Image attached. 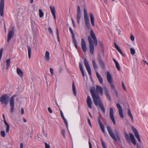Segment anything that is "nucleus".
I'll return each instance as SVG.
<instances>
[{"label":"nucleus","instance_id":"obj_1","mask_svg":"<svg viewBox=\"0 0 148 148\" xmlns=\"http://www.w3.org/2000/svg\"><path fill=\"white\" fill-rule=\"evenodd\" d=\"M90 92L95 105L97 106L99 105L103 112L105 113V108L99 95L97 92H96L95 87H92L90 89Z\"/></svg>","mask_w":148,"mask_h":148},{"label":"nucleus","instance_id":"obj_2","mask_svg":"<svg viewBox=\"0 0 148 148\" xmlns=\"http://www.w3.org/2000/svg\"><path fill=\"white\" fill-rule=\"evenodd\" d=\"M16 97V95H13L10 99L9 97L7 94H5L0 97V101L3 104L7 105L9 100L10 101V104L11 107L10 112L12 113L14 111V100Z\"/></svg>","mask_w":148,"mask_h":148},{"label":"nucleus","instance_id":"obj_3","mask_svg":"<svg viewBox=\"0 0 148 148\" xmlns=\"http://www.w3.org/2000/svg\"><path fill=\"white\" fill-rule=\"evenodd\" d=\"M90 35L91 37L89 36L88 37V39L89 44V48L90 53L91 55L94 54V43L95 46L97 44V42L96 36L92 29L90 30Z\"/></svg>","mask_w":148,"mask_h":148},{"label":"nucleus","instance_id":"obj_4","mask_svg":"<svg viewBox=\"0 0 148 148\" xmlns=\"http://www.w3.org/2000/svg\"><path fill=\"white\" fill-rule=\"evenodd\" d=\"M107 79L108 83L110 84L112 89L115 92L116 95L117 96L118 93L117 90L115 89L114 85L112 82V77L110 73L108 71L107 72Z\"/></svg>","mask_w":148,"mask_h":148},{"label":"nucleus","instance_id":"obj_5","mask_svg":"<svg viewBox=\"0 0 148 148\" xmlns=\"http://www.w3.org/2000/svg\"><path fill=\"white\" fill-rule=\"evenodd\" d=\"M92 64L93 68L95 71H97V66L95 61L94 60H92ZM96 75L98 79L99 82L101 84H103V80L102 78L97 71L96 72Z\"/></svg>","mask_w":148,"mask_h":148},{"label":"nucleus","instance_id":"obj_6","mask_svg":"<svg viewBox=\"0 0 148 148\" xmlns=\"http://www.w3.org/2000/svg\"><path fill=\"white\" fill-rule=\"evenodd\" d=\"M84 14L86 27L87 29H90V26L89 23V18L87 14V10L85 9H84Z\"/></svg>","mask_w":148,"mask_h":148},{"label":"nucleus","instance_id":"obj_7","mask_svg":"<svg viewBox=\"0 0 148 148\" xmlns=\"http://www.w3.org/2000/svg\"><path fill=\"white\" fill-rule=\"evenodd\" d=\"M107 128L110 136L113 139H114V140L116 141H117V139L118 140H120V138L119 137V136L118 134L116 135V136L117 138V139L115 136L114 135L113 132H112L111 128L110 126L108 125V126L107 127Z\"/></svg>","mask_w":148,"mask_h":148},{"label":"nucleus","instance_id":"obj_8","mask_svg":"<svg viewBox=\"0 0 148 148\" xmlns=\"http://www.w3.org/2000/svg\"><path fill=\"white\" fill-rule=\"evenodd\" d=\"M97 59L98 63L101 68L103 69H105V65L100 53L98 54Z\"/></svg>","mask_w":148,"mask_h":148},{"label":"nucleus","instance_id":"obj_9","mask_svg":"<svg viewBox=\"0 0 148 148\" xmlns=\"http://www.w3.org/2000/svg\"><path fill=\"white\" fill-rule=\"evenodd\" d=\"M84 64L85 66L86 69V70L88 73L89 75H91V71L90 66L89 65L88 62L87 61V59L85 58L84 60Z\"/></svg>","mask_w":148,"mask_h":148},{"label":"nucleus","instance_id":"obj_10","mask_svg":"<svg viewBox=\"0 0 148 148\" xmlns=\"http://www.w3.org/2000/svg\"><path fill=\"white\" fill-rule=\"evenodd\" d=\"M4 0H0V14L1 16H3V9L4 6Z\"/></svg>","mask_w":148,"mask_h":148},{"label":"nucleus","instance_id":"obj_11","mask_svg":"<svg viewBox=\"0 0 148 148\" xmlns=\"http://www.w3.org/2000/svg\"><path fill=\"white\" fill-rule=\"evenodd\" d=\"M110 117L114 125L116 124L115 121L114 116V112L112 108L110 109Z\"/></svg>","mask_w":148,"mask_h":148},{"label":"nucleus","instance_id":"obj_12","mask_svg":"<svg viewBox=\"0 0 148 148\" xmlns=\"http://www.w3.org/2000/svg\"><path fill=\"white\" fill-rule=\"evenodd\" d=\"M14 27H12V30L10 31L8 34V38H7V42H9L11 39L13 37V36L14 34Z\"/></svg>","mask_w":148,"mask_h":148},{"label":"nucleus","instance_id":"obj_13","mask_svg":"<svg viewBox=\"0 0 148 148\" xmlns=\"http://www.w3.org/2000/svg\"><path fill=\"white\" fill-rule=\"evenodd\" d=\"M98 121L100 127L102 132L104 133L105 132L104 126L101 122L100 116H99L98 117Z\"/></svg>","mask_w":148,"mask_h":148},{"label":"nucleus","instance_id":"obj_14","mask_svg":"<svg viewBox=\"0 0 148 148\" xmlns=\"http://www.w3.org/2000/svg\"><path fill=\"white\" fill-rule=\"evenodd\" d=\"M132 131L134 132V134L136 138L138 139V141L140 142H141V140L140 137V136L138 133V132L136 129L134 127H132Z\"/></svg>","mask_w":148,"mask_h":148},{"label":"nucleus","instance_id":"obj_15","mask_svg":"<svg viewBox=\"0 0 148 148\" xmlns=\"http://www.w3.org/2000/svg\"><path fill=\"white\" fill-rule=\"evenodd\" d=\"M132 131L134 132V134L136 138L138 139V141L140 142H141V140L140 137V136L138 133V132L136 129L134 127H132Z\"/></svg>","mask_w":148,"mask_h":148},{"label":"nucleus","instance_id":"obj_16","mask_svg":"<svg viewBox=\"0 0 148 148\" xmlns=\"http://www.w3.org/2000/svg\"><path fill=\"white\" fill-rule=\"evenodd\" d=\"M81 46L83 51L85 52L87 50L86 45L84 40L83 38L81 40Z\"/></svg>","mask_w":148,"mask_h":148},{"label":"nucleus","instance_id":"obj_17","mask_svg":"<svg viewBox=\"0 0 148 148\" xmlns=\"http://www.w3.org/2000/svg\"><path fill=\"white\" fill-rule=\"evenodd\" d=\"M86 102L88 107L90 109L92 108V102L90 97L89 96H88L87 98Z\"/></svg>","mask_w":148,"mask_h":148},{"label":"nucleus","instance_id":"obj_18","mask_svg":"<svg viewBox=\"0 0 148 148\" xmlns=\"http://www.w3.org/2000/svg\"><path fill=\"white\" fill-rule=\"evenodd\" d=\"M129 134L132 143L134 145H136V142L134 135L131 133H129Z\"/></svg>","mask_w":148,"mask_h":148},{"label":"nucleus","instance_id":"obj_19","mask_svg":"<svg viewBox=\"0 0 148 148\" xmlns=\"http://www.w3.org/2000/svg\"><path fill=\"white\" fill-rule=\"evenodd\" d=\"M103 90L105 92V95L110 101H111V98L109 95L108 94V92L107 88L105 87L103 88Z\"/></svg>","mask_w":148,"mask_h":148},{"label":"nucleus","instance_id":"obj_20","mask_svg":"<svg viewBox=\"0 0 148 148\" xmlns=\"http://www.w3.org/2000/svg\"><path fill=\"white\" fill-rule=\"evenodd\" d=\"M50 8L51 12L53 16L54 19H55L56 18V16L55 14L56 10L54 6L52 7L51 6H50Z\"/></svg>","mask_w":148,"mask_h":148},{"label":"nucleus","instance_id":"obj_21","mask_svg":"<svg viewBox=\"0 0 148 148\" xmlns=\"http://www.w3.org/2000/svg\"><path fill=\"white\" fill-rule=\"evenodd\" d=\"M96 90L97 92L101 94V95H103V89L100 86L97 85L96 88Z\"/></svg>","mask_w":148,"mask_h":148},{"label":"nucleus","instance_id":"obj_22","mask_svg":"<svg viewBox=\"0 0 148 148\" xmlns=\"http://www.w3.org/2000/svg\"><path fill=\"white\" fill-rule=\"evenodd\" d=\"M90 17L91 23L93 26H94L95 24L94 23V18L93 14L92 13H90Z\"/></svg>","mask_w":148,"mask_h":148},{"label":"nucleus","instance_id":"obj_23","mask_svg":"<svg viewBox=\"0 0 148 148\" xmlns=\"http://www.w3.org/2000/svg\"><path fill=\"white\" fill-rule=\"evenodd\" d=\"M115 47L116 49L118 50V51L119 52V53L123 56H124V54L123 53L121 50L120 48V47H119V46L116 44V43H114Z\"/></svg>","mask_w":148,"mask_h":148},{"label":"nucleus","instance_id":"obj_24","mask_svg":"<svg viewBox=\"0 0 148 148\" xmlns=\"http://www.w3.org/2000/svg\"><path fill=\"white\" fill-rule=\"evenodd\" d=\"M16 72L20 77H23V72L20 68H17L16 69Z\"/></svg>","mask_w":148,"mask_h":148},{"label":"nucleus","instance_id":"obj_25","mask_svg":"<svg viewBox=\"0 0 148 148\" xmlns=\"http://www.w3.org/2000/svg\"><path fill=\"white\" fill-rule=\"evenodd\" d=\"M124 136L125 137V139L127 142L130 144V138L129 136V135L125 131L124 132Z\"/></svg>","mask_w":148,"mask_h":148},{"label":"nucleus","instance_id":"obj_26","mask_svg":"<svg viewBox=\"0 0 148 148\" xmlns=\"http://www.w3.org/2000/svg\"><path fill=\"white\" fill-rule=\"evenodd\" d=\"M113 60L115 63L116 67V69L120 71L121 68L118 62L117 61H116V60L114 58L113 59Z\"/></svg>","mask_w":148,"mask_h":148},{"label":"nucleus","instance_id":"obj_27","mask_svg":"<svg viewBox=\"0 0 148 148\" xmlns=\"http://www.w3.org/2000/svg\"><path fill=\"white\" fill-rule=\"evenodd\" d=\"M49 52L47 51L45 53V58L46 61L47 62H49Z\"/></svg>","mask_w":148,"mask_h":148},{"label":"nucleus","instance_id":"obj_28","mask_svg":"<svg viewBox=\"0 0 148 148\" xmlns=\"http://www.w3.org/2000/svg\"><path fill=\"white\" fill-rule=\"evenodd\" d=\"M127 114L128 116L131 118L132 121L133 122H134L133 116L129 109H127Z\"/></svg>","mask_w":148,"mask_h":148},{"label":"nucleus","instance_id":"obj_29","mask_svg":"<svg viewBox=\"0 0 148 148\" xmlns=\"http://www.w3.org/2000/svg\"><path fill=\"white\" fill-rule=\"evenodd\" d=\"M72 89L73 92V94L75 96H76L77 94L76 88L75 86L74 82H73L72 84Z\"/></svg>","mask_w":148,"mask_h":148},{"label":"nucleus","instance_id":"obj_30","mask_svg":"<svg viewBox=\"0 0 148 148\" xmlns=\"http://www.w3.org/2000/svg\"><path fill=\"white\" fill-rule=\"evenodd\" d=\"M79 67L80 69V71H81V73L82 74V76H84L85 75L84 70L83 68L82 65L80 63H79Z\"/></svg>","mask_w":148,"mask_h":148},{"label":"nucleus","instance_id":"obj_31","mask_svg":"<svg viewBox=\"0 0 148 148\" xmlns=\"http://www.w3.org/2000/svg\"><path fill=\"white\" fill-rule=\"evenodd\" d=\"M10 58H9L8 59H7L6 60V68L7 69H8L10 65Z\"/></svg>","mask_w":148,"mask_h":148},{"label":"nucleus","instance_id":"obj_32","mask_svg":"<svg viewBox=\"0 0 148 148\" xmlns=\"http://www.w3.org/2000/svg\"><path fill=\"white\" fill-rule=\"evenodd\" d=\"M81 17V14H77V20L78 24L79 23Z\"/></svg>","mask_w":148,"mask_h":148},{"label":"nucleus","instance_id":"obj_33","mask_svg":"<svg viewBox=\"0 0 148 148\" xmlns=\"http://www.w3.org/2000/svg\"><path fill=\"white\" fill-rule=\"evenodd\" d=\"M69 30L72 34V39L75 38L74 34L72 28L71 27L69 28Z\"/></svg>","mask_w":148,"mask_h":148},{"label":"nucleus","instance_id":"obj_34","mask_svg":"<svg viewBox=\"0 0 148 148\" xmlns=\"http://www.w3.org/2000/svg\"><path fill=\"white\" fill-rule=\"evenodd\" d=\"M27 49L28 51V57L30 58L31 57V49L30 47L27 46Z\"/></svg>","mask_w":148,"mask_h":148},{"label":"nucleus","instance_id":"obj_35","mask_svg":"<svg viewBox=\"0 0 148 148\" xmlns=\"http://www.w3.org/2000/svg\"><path fill=\"white\" fill-rule=\"evenodd\" d=\"M72 40H73V43L74 45L75 48H76V49H77L78 48V47H77V43L76 42L75 39H75H72Z\"/></svg>","mask_w":148,"mask_h":148},{"label":"nucleus","instance_id":"obj_36","mask_svg":"<svg viewBox=\"0 0 148 148\" xmlns=\"http://www.w3.org/2000/svg\"><path fill=\"white\" fill-rule=\"evenodd\" d=\"M39 14L40 18L42 17L44 15V14L41 9L39 10Z\"/></svg>","mask_w":148,"mask_h":148},{"label":"nucleus","instance_id":"obj_37","mask_svg":"<svg viewBox=\"0 0 148 148\" xmlns=\"http://www.w3.org/2000/svg\"><path fill=\"white\" fill-rule=\"evenodd\" d=\"M56 34L58 41L59 42H60V38L59 35V32L57 28L56 29Z\"/></svg>","mask_w":148,"mask_h":148},{"label":"nucleus","instance_id":"obj_38","mask_svg":"<svg viewBox=\"0 0 148 148\" xmlns=\"http://www.w3.org/2000/svg\"><path fill=\"white\" fill-rule=\"evenodd\" d=\"M119 114L120 117L121 118H123L124 117L123 114V113L122 110H119Z\"/></svg>","mask_w":148,"mask_h":148},{"label":"nucleus","instance_id":"obj_39","mask_svg":"<svg viewBox=\"0 0 148 148\" xmlns=\"http://www.w3.org/2000/svg\"><path fill=\"white\" fill-rule=\"evenodd\" d=\"M116 106L119 109V111L122 110V108L121 105L118 103L116 104Z\"/></svg>","mask_w":148,"mask_h":148},{"label":"nucleus","instance_id":"obj_40","mask_svg":"<svg viewBox=\"0 0 148 148\" xmlns=\"http://www.w3.org/2000/svg\"><path fill=\"white\" fill-rule=\"evenodd\" d=\"M130 50L131 54L132 55H134L135 53V50L134 49L132 48H131Z\"/></svg>","mask_w":148,"mask_h":148},{"label":"nucleus","instance_id":"obj_41","mask_svg":"<svg viewBox=\"0 0 148 148\" xmlns=\"http://www.w3.org/2000/svg\"><path fill=\"white\" fill-rule=\"evenodd\" d=\"M65 130L64 129L62 130V134L63 136V137L65 138Z\"/></svg>","mask_w":148,"mask_h":148},{"label":"nucleus","instance_id":"obj_42","mask_svg":"<svg viewBox=\"0 0 148 148\" xmlns=\"http://www.w3.org/2000/svg\"><path fill=\"white\" fill-rule=\"evenodd\" d=\"M102 145L103 148H106V144L103 141L102 139H101Z\"/></svg>","mask_w":148,"mask_h":148},{"label":"nucleus","instance_id":"obj_43","mask_svg":"<svg viewBox=\"0 0 148 148\" xmlns=\"http://www.w3.org/2000/svg\"><path fill=\"white\" fill-rule=\"evenodd\" d=\"M1 134L2 136L4 137L5 135V132L4 131H1Z\"/></svg>","mask_w":148,"mask_h":148},{"label":"nucleus","instance_id":"obj_44","mask_svg":"<svg viewBox=\"0 0 148 148\" xmlns=\"http://www.w3.org/2000/svg\"><path fill=\"white\" fill-rule=\"evenodd\" d=\"M77 14H81V10L79 5H78L77 6Z\"/></svg>","mask_w":148,"mask_h":148},{"label":"nucleus","instance_id":"obj_45","mask_svg":"<svg viewBox=\"0 0 148 148\" xmlns=\"http://www.w3.org/2000/svg\"><path fill=\"white\" fill-rule=\"evenodd\" d=\"M7 127L6 128V132L7 133H8L10 131V126L9 125H7Z\"/></svg>","mask_w":148,"mask_h":148},{"label":"nucleus","instance_id":"obj_46","mask_svg":"<svg viewBox=\"0 0 148 148\" xmlns=\"http://www.w3.org/2000/svg\"><path fill=\"white\" fill-rule=\"evenodd\" d=\"M121 83H122L121 84L123 88L125 91H126V88L125 87V85L124 84V83L123 81Z\"/></svg>","mask_w":148,"mask_h":148},{"label":"nucleus","instance_id":"obj_47","mask_svg":"<svg viewBox=\"0 0 148 148\" xmlns=\"http://www.w3.org/2000/svg\"><path fill=\"white\" fill-rule=\"evenodd\" d=\"M48 30L49 31V33L52 34V35H53V32H52V31L51 28L50 27H49L48 28Z\"/></svg>","mask_w":148,"mask_h":148},{"label":"nucleus","instance_id":"obj_48","mask_svg":"<svg viewBox=\"0 0 148 148\" xmlns=\"http://www.w3.org/2000/svg\"><path fill=\"white\" fill-rule=\"evenodd\" d=\"M45 148H50V145L49 144H48L47 143H45Z\"/></svg>","mask_w":148,"mask_h":148},{"label":"nucleus","instance_id":"obj_49","mask_svg":"<svg viewBox=\"0 0 148 148\" xmlns=\"http://www.w3.org/2000/svg\"><path fill=\"white\" fill-rule=\"evenodd\" d=\"M50 71L51 75H53V69L52 68H50Z\"/></svg>","mask_w":148,"mask_h":148},{"label":"nucleus","instance_id":"obj_50","mask_svg":"<svg viewBox=\"0 0 148 148\" xmlns=\"http://www.w3.org/2000/svg\"><path fill=\"white\" fill-rule=\"evenodd\" d=\"M130 38L132 41H133L134 40V37L133 35H131L130 37Z\"/></svg>","mask_w":148,"mask_h":148},{"label":"nucleus","instance_id":"obj_51","mask_svg":"<svg viewBox=\"0 0 148 148\" xmlns=\"http://www.w3.org/2000/svg\"><path fill=\"white\" fill-rule=\"evenodd\" d=\"M88 143L89 145V148H92V144L90 140H89Z\"/></svg>","mask_w":148,"mask_h":148},{"label":"nucleus","instance_id":"obj_52","mask_svg":"<svg viewBox=\"0 0 148 148\" xmlns=\"http://www.w3.org/2000/svg\"><path fill=\"white\" fill-rule=\"evenodd\" d=\"M48 110L50 113H52V110L50 108H48Z\"/></svg>","mask_w":148,"mask_h":148},{"label":"nucleus","instance_id":"obj_53","mask_svg":"<svg viewBox=\"0 0 148 148\" xmlns=\"http://www.w3.org/2000/svg\"><path fill=\"white\" fill-rule=\"evenodd\" d=\"M64 122L66 124V127H68V123H67V121L66 120V119H65V120H64Z\"/></svg>","mask_w":148,"mask_h":148},{"label":"nucleus","instance_id":"obj_54","mask_svg":"<svg viewBox=\"0 0 148 148\" xmlns=\"http://www.w3.org/2000/svg\"><path fill=\"white\" fill-rule=\"evenodd\" d=\"M21 113L22 114H24V110L23 108H22L21 109Z\"/></svg>","mask_w":148,"mask_h":148},{"label":"nucleus","instance_id":"obj_55","mask_svg":"<svg viewBox=\"0 0 148 148\" xmlns=\"http://www.w3.org/2000/svg\"><path fill=\"white\" fill-rule=\"evenodd\" d=\"M99 45L100 46H101L102 47L103 46V43L101 41H99Z\"/></svg>","mask_w":148,"mask_h":148},{"label":"nucleus","instance_id":"obj_56","mask_svg":"<svg viewBox=\"0 0 148 148\" xmlns=\"http://www.w3.org/2000/svg\"><path fill=\"white\" fill-rule=\"evenodd\" d=\"M71 20L72 21V23H73V26H74V27H75V22L73 20V19H72Z\"/></svg>","mask_w":148,"mask_h":148},{"label":"nucleus","instance_id":"obj_57","mask_svg":"<svg viewBox=\"0 0 148 148\" xmlns=\"http://www.w3.org/2000/svg\"><path fill=\"white\" fill-rule=\"evenodd\" d=\"M60 112L61 117H64V116L61 110L60 111Z\"/></svg>","mask_w":148,"mask_h":148},{"label":"nucleus","instance_id":"obj_58","mask_svg":"<svg viewBox=\"0 0 148 148\" xmlns=\"http://www.w3.org/2000/svg\"><path fill=\"white\" fill-rule=\"evenodd\" d=\"M4 120V123L7 126V125H9L8 123L6 121V120H5H5Z\"/></svg>","mask_w":148,"mask_h":148},{"label":"nucleus","instance_id":"obj_59","mask_svg":"<svg viewBox=\"0 0 148 148\" xmlns=\"http://www.w3.org/2000/svg\"><path fill=\"white\" fill-rule=\"evenodd\" d=\"M20 148H23V145L22 143L21 144Z\"/></svg>","mask_w":148,"mask_h":148},{"label":"nucleus","instance_id":"obj_60","mask_svg":"<svg viewBox=\"0 0 148 148\" xmlns=\"http://www.w3.org/2000/svg\"><path fill=\"white\" fill-rule=\"evenodd\" d=\"M23 121L25 123V122H27V120L25 118H23Z\"/></svg>","mask_w":148,"mask_h":148},{"label":"nucleus","instance_id":"obj_61","mask_svg":"<svg viewBox=\"0 0 148 148\" xmlns=\"http://www.w3.org/2000/svg\"><path fill=\"white\" fill-rule=\"evenodd\" d=\"M88 121L89 124L91 123L90 120L89 119H88Z\"/></svg>","mask_w":148,"mask_h":148},{"label":"nucleus","instance_id":"obj_62","mask_svg":"<svg viewBox=\"0 0 148 148\" xmlns=\"http://www.w3.org/2000/svg\"><path fill=\"white\" fill-rule=\"evenodd\" d=\"M30 2L31 3H32L34 2V0H30Z\"/></svg>","mask_w":148,"mask_h":148},{"label":"nucleus","instance_id":"obj_63","mask_svg":"<svg viewBox=\"0 0 148 148\" xmlns=\"http://www.w3.org/2000/svg\"><path fill=\"white\" fill-rule=\"evenodd\" d=\"M88 113H89V115L92 118V115H91V114H90V112H88Z\"/></svg>","mask_w":148,"mask_h":148},{"label":"nucleus","instance_id":"obj_64","mask_svg":"<svg viewBox=\"0 0 148 148\" xmlns=\"http://www.w3.org/2000/svg\"><path fill=\"white\" fill-rule=\"evenodd\" d=\"M137 148H141L140 146L138 144H137Z\"/></svg>","mask_w":148,"mask_h":148}]
</instances>
